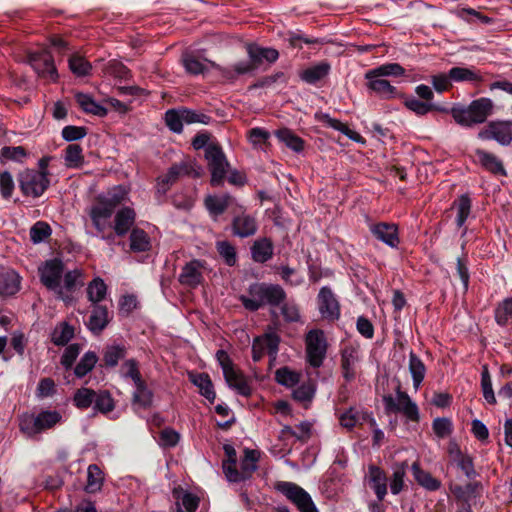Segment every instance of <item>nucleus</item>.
<instances>
[{
    "label": "nucleus",
    "mask_w": 512,
    "mask_h": 512,
    "mask_svg": "<svg viewBox=\"0 0 512 512\" xmlns=\"http://www.w3.org/2000/svg\"><path fill=\"white\" fill-rule=\"evenodd\" d=\"M495 320L501 326L512 323V297L506 298L498 304L495 310Z\"/></svg>",
    "instance_id": "48"
},
{
    "label": "nucleus",
    "mask_w": 512,
    "mask_h": 512,
    "mask_svg": "<svg viewBox=\"0 0 512 512\" xmlns=\"http://www.w3.org/2000/svg\"><path fill=\"white\" fill-rule=\"evenodd\" d=\"M126 355V347L120 344L109 345L103 353V361L106 366L115 367Z\"/></svg>",
    "instance_id": "47"
},
{
    "label": "nucleus",
    "mask_w": 512,
    "mask_h": 512,
    "mask_svg": "<svg viewBox=\"0 0 512 512\" xmlns=\"http://www.w3.org/2000/svg\"><path fill=\"white\" fill-rule=\"evenodd\" d=\"M232 197L229 194H214L206 196L204 200V205L209 213V215L216 220L220 215H222L226 209L232 203Z\"/></svg>",
    "instance_id": "25"
},
{
    "label": "nucleus",
    "mask_w": 512,
    "mask_h": 512,
    "mask_svg": "<svg viewBox=\"0 0 512 512\" xmlns=\"http://www.w3.org/2000/svg\"><path fill=\"white\" fill-rule=\"evenodd\" d=\"M136 213L130 207H124L117 211L114 218V231L118 236H124L133 226Z\"/></svg>",
    "instance_id": "28"
},
{
    "label": "nucleus",
    "mask_w": 512,
    "mask_h": 512,
    "mask_svg": "<svg viewBox=\"0 0 512 512\" xmlns=\"http://www.w3.org/2000/svg\"><path fill=\"white\" fill-rule=\"evenodd\" d=\"M127 197V190L122 186L114 187L103 198V201L108 202L115 209Z\"/></svg>",
    "instance_id": "64"
},
{
    "label": "nucleus",
    "mask_w": 512,
    "mask_h": 512,
    "mask_svg": "<svg viewBox=\"0 0 512 512\" xmlns=\"http://www.w3.org/2000/svg\"><path fill=\"white\" fill-rule=\"evenodd\" d=\"M135 389L133 392V407L134 409H148L153 403V393L146 386L144 381H141L134 385Z\"/></svg>",
    "instance_id": "35"
},
{
    "label": "nucleus",
    "mask_w": 512,
    "mask_h": 512,
    "mask_svg": "<svg viewBox=\"0 0 512 512\" xmlns=\"http://www.w3.org/2000/svg\"><path fill=\"white\" fill-rule=\"evenodd\" d=\"M280 337L275 331H267L257 336L252 342V359L260 361L264 355H268L271 361H275L279 351Z\"/></svg>",
    "instance_id": "11"
},
{
    "label": "nucleus",
    "mask_w": 512,
    "mask_h": 512,
    "mask_svg": "<svg viewBox=\"0 0 512 512\" xmlns=\"http://www.w3.org/2000/svg\"><path fill=\"white\" fill-rule=\"evenodd\" d=\"M204 262L201 260H191L186 263L178 276L181 285L188 288H195L203 282Z\"/></svg>",
    "instance_id": "20"
},
{
    "label": "nucleus",
    "mask_w": 512,
    "mask_h": 512,
    "mask_svg": "<svg viewBox=\"0 0 512 512\" xmlns=\"http://www.w3.org/2000/svg\"><path fill=\"white\" fill-rule=\"evenodd\" d=\"M38 271L41 283L66 303L72 301L77 286L83 285L82 271L74 269L64 273V264L57 258L46 260Z\"/></svg>",
    "instance_id": "1"
},
{
    "label": "nucleus",
    "mask_w": 512,
    "mask_h": 512,
    "mask_svg": "<svg viewBox=\"0 0 512 512\" xmlns=\"http://www.w3.org/2000/svg\"><path fill=\"white\" fill-rule=\"evenodd\" d=\"M27 157V153L22 146H4L0 151L1 161H14L21 163Z\"/></svg>",
    "instance_id": "54"
},
{
    "label": "nucleus",
    "mask_w": 512,
    "mask_h": 512,
    "mask_svg": "<svg viewBox=\"0 0 512 512\" xmlns=\"http://www.w3.org/2000/svg\"><path fill=\"white\" fill-rule=\"evenodd\" d=\"M173 496L176 499L177 512H195L199 506V498L191 492L184 491L182 488H175Z\"/></svg>",
    "instance_id": "32"
},
{
    "label": "nucleus",
    "mask_w": 512,
    "mask_h": 512,
    "mask_svg": "<svg viewBox=\"0 0 512 512\" xmlns=\"http://www.w3.org/2000/svg\"><path fill=\"white\" fill-rule=\"evenodd\" d=\"M360 361L361 355L358 348L349 345L342 349L341 372L346 382H351L355 379Z\"/></svg>",
    "instance_id": "18"
},
{
    "label": "nucleus",
    "mask_w": 512,
    "mask_h": 512,
    "mask_svg": "<svg viewBox=\"0 0 512 512\" xmlns=\"http://www.w3.org/2000/svg\"><path fill=\"white\" fill-rule=\"evenodd\" d=\"M365 420H369L372 426H376V421L370 414L360 411L356 408H350L340 416L341 426L347 429H352Z\"/></svg>",
    "instance_id": "29"
},
{
    "label": "nucleus",
    "mask_w": 512,
    "mask_h": 512,
    "mask_svg": "<svg viewBox=\"0 0 512 512\" xmlns=\"http://www.w3.org/2000/svg\"><path fill=\"white\" fill-rule=\"evenodd\" d=\"M457 210L456 224L459 228L463 227L471 212V199L468 195H461L455 202Z\"/></svg>",
    "instance_id": "49"
},
{
    "label": "nucleus",
    "mask_w": 512,
    "mask_h": 512,
    "mask_svg": "<svg viewBox=\"0 0 512 512\" xmlns=\"http://www.w3.org/2000/svg\"><path fill=\"white\" fill-rule=\"evenodd\" d=\"M275 135L280 142L296 153L304 149V141L288 128L277 130Z\"/></svg>",
    "instance_id": "41"
},
{
    "label": "nucleus",
    "mask_w": 512,
    "mask_h": 512,
    "mask_svg": "<svg viewBox=\"0 0 512 512\" xmlns=\"http://www.w3.org/2000/svg\"><path fill=\"white\" fill-rule=\"evenodd\" d=\"M205 157L211 172V184L213 186H220L223 183L229 166L222 149L217 145H209L205 149Z\"/></svg>",
    "instance_id": "13"
},
{
    "label": "nucleus",
    "mask_w": 512,
    "mask_h": 512,
    "mask_svg": "<svg viewBox=\"0 0 512 512\" xmlns=\"http://www.w3.org/2000/svg\"><path fill=\"white\" fill-rule=\"evenodd\" d=\"M216 356L228 386L242 396H249L252 392L251 386L247 378L234 367L228 354L219 350Z\"/></svg>",
    "instance_id": "5"
},
{
    "label": "nucleus",
    "mask_w": 512,
    "mask_h": 512,
    "mask_svg": "<svg viewBox=\"0 0 512 512\" xmlns=\"http://www.w3.org/2000/svg\"><path fill=\"white\" fill-rule=\"evenodd\" d=\"M275 378L280 385L294 387L298 384L300 375L288 367H282L276 371Z\"/></svg>",
    "instance_id": "55"
},
{
    "label": "nucleus",
    "mask_w": 512,
    "mask_h": 512,
    "mask_svg": "<svg viewBox=\"0 0 512 512\" xmlns=\"http://www.w3.org/2000/svg\"><path fill=\"white\" fill-rule=\"evenodd\" d=\"M180 440V435L172 428H165L160 432L158 443L163 448L175 447Z\"/></svg>",
    "instance_id": "63"
},
{
    "label": "nucleus",
    "mask_w": 512,
    "mask_h": 512,
    "mask_svg": "<svg viewBox=\"0 0 512 512\" xmlns=\"http://www.w3.org/2000/svg\"><path fill=\"white\" fill-rule=\"evenodd\" d=\"M51 232V228L46 222L38 221L30 229V239L34 244H39L45 241Z\"/></svg>",
    "instance_id": "56"
},
{
    "label": "nucleus",
    "mask_w": 512,
    "mask_h": 512,
    "mask_svg": "<svg viewBox=\"0 0 512 512\" xmlns=\"http://www.w3.org/2000/svg\"><path fill=\"white\" fill-rule=\"evenodd\" d=\"M110 321L109 312L104 305H94L87 322L88 329L93 334H100Z\"/></svg>",
    "instance_id": "26"
},
{
    "label": "nucleus",
    "mask_w": 512,
    "mask_h": 512,
    "mask_svg": "<svg viewBox=\"0 0 512 512\" xmlns=\"http://www.w3.org/2000/svg\"><path fill=\"white\" fill-rule=\"evenodd\" d=\"M366 87L370 93L376 94L384 100H390L401 97V93L388 80L380 77L369 75V71L365 73Z\"/></svg>",
    "instance_id": "15"
},
{
    "label": "nucleus",
    "mask_w": 512,
    "mask_h": 512,
    "mask_svg": "<svg viewBox=\"0 0 512 512\" xmlns=\"http://www.w3.org/2000/svg\"><path fill=\"white\" fill-rule=\"evenodd\" d=\"M62 415L56 410H42L38 414L24 413L19 417V429L28 438L54 428L62 422Z\"/></svg>",
    "instance_id": "3"
},
{
    "label": "nucleus",
    "mask_w": 512,
    "mask_h": 512,
    "mask_svg": "<svg viewBox=\"0 0 512 512\" xmlns=\"http://www.w3.org/2000/svg\"><path fill=\"white\" fill-rule=\"evenodd\" d=\"M74 336V328L67 322H61L57 324L52 333L51 341L56 346H65Z\"/></svg>",
    "instance_id": "42"
},
{
    "label": "nucleus",
    "mask_w": 512,
    "mask_h": 512,
    "mask_svg": "<svg viewBox=\"0 0 512 512\" xmlns=\"http://www.w3.org/2000/svg\"><path fill=\"white\" fill-rule=\"evenodd\" d=\"M330 69V64L323 61L304 69L300 73V78L302 81L313 85L325 78L329 74Z\"/></svg>",
    "instance_id": "34"
},
{
    "label": "nucleus",
    "mask_w": 512,
    "mask_h": 512,
    "mask_svg": "<svg viewBox=\"0 0 512 512\" xmlns=\"http://www.w3.org/2000/svg\"><path fill=\"white\" fill-rule=\"evenodd\" d=\"M28 63L38 76L55 82L58 79V72L54 63L51 51L47 48L28 54Z\"/></svg>",
    "instance_id": "12"
},
{
    "label": "nucleus",
    "mask_w": 512,
    "mask_h": 512,
    "mask_svg": "<svg viewBox=\"0 0 512 512\" xmlns=\"http://www.w3.org/2000/svg\"><path fill=\"white\" fill-rule=\"evenodd\" d=\"M184 173H187V165L185 163L172 165L165 175L158 178L157 193L165 195L171 185H173Z\"/></svg>",
    "instance_id": "27"
},
{
    "label": "nucleus",
    "mask_w": 512,
    "mask_h": 512,
    "mask_svg": "<svg viewBox=\"0 0 512 512\" xmlns=\"http://www.w3.org/2000/svg\"><path fill=\"white\" fill-rule=\"evenodd\" d=\"M383 402L388 413H402L409 421L413 422L419 420L418 406L406 392L398 389L395 397L392 395L384 396Z\"/></svg>",
    "instance_id": "7"
},
{
    "label": "nucleus",
    "mask_w": 512,
    "mask_h": 512,
    "mask_svg": "<svg viewBox=\"0 0 512 512\" xmlns=\"http://www.w3.org/2000/svg\"><path fill=\"white\" fill-rule=\"evenodd\" d=\"M96 392L89 388H80L74 395V404L80 409H86L94 403Z\"/></svg>",
    "instance_id": "57"
},
{
    "label": "nucleus",
    "mask_w": 512,
    "mask_h": 512,
    "mask_svg": "<svg viewBox=\"0 0 512 512\" xmlns=\"http://www.w3.org/2000/svg\"><path fill=\"white\" fill-rule=\"evenodd\" d=\"M276 489L291 501L300 512H318L311 496L293 482L280 481Z\"/></svg>",
    "instance_id": "8"
},
{
    "label": "nucleus",
    "mask_w": 512,
    "mask_h": 512,
    "mask_svg": "<svg viewBox=\"0 0 512 512\" xmlns=\"http://www.w3.org/2000/svg\"><path fill=\"white\" fill-rule=\"evenodd\" d=\"M411 471L417 483L429 491H436L440 488L441 483L435 479L429 472L421 469L418 462L411 465Z\"/></svg>",
    "instance_id": "37"
},
{
    "label": "nucleus",
    "mask_w": 512,
    "mask_h": 512,
    "mask_svg": "<svg viewBox=\"0 0 512 512\" xmlns=\"http://www.w3.org/2000/svg\"><path fill=\"white\" fill-rule=\"evenodd\" d=\"M369 487L373 490L379 502L387 495L388 478L384 470L376 465H370L365 477Z\"/></svg>",
    "instance_id": "22"
},
{
    "label": "nucleus",
    "mask_w": 512,
    "mask_h": 512,
    "mask_svg": "<svg viewBox=\"0 0 512 512\" xmlns=\"http://www.w3.org/2000/svg\"><path fill=\"white\" fill-rule=\"evenodd\" d=\"M479 137L482 139H494L499 144L507 146L512 142L511 122H491L486 129L479 133Z\"/></svg>",
    "instance_id": "19"
},
{
    "label": "nucleus",
    "mask_w": 512,
    "mask_h": 512,
    "mask_svg": "<svg viewBox=\"0 0 512 512\" xmlns=\"http://www.w3.org/2000/svg\"><path fill=\"white\" fill-rule=\"evenodd\" d=\"M405 106L417 115H425L436 108L435 104L424 102L416 98L407 99Z\"/></svg>",
    "instance_id": "62"
},
{
    "label": "nucleus",
    "mask_w": 512,
    "mask_h": 512,
    "mask_svg": "<svg viewBox=\"0 0 512 512\" xmlns=\"http://www.w3.org/2000/svg\"><path fill=\"white\" fill-rule=\"evenodd\" d=\"M285 297V291L279 285L254 283L249 286L248 295H240L239 300L245 309L257 311L264 305L277 306Z\"/></svg>",
    "instance_id": "2"
},
{
    "label": "nucleus",
    "mask_w": 512,
    "mask_h": 512,
    "mask_svg": "<svg viewBox=\"0 0 512 512\" xmlns=\"http://www.w3.org/2000/svg\"><path fill=\"white\" fill-rule=\"evenodd\" d=\"M407 467V462L396 463L392 467V474L388 478L391 494L398 495L406 487L405 478Z\"/></svg>",
    "instance_id": "30"
},
{
    "label": "nucleus",
    "mask_w": 512,
    "mask_h": 512,
    "mask_svg": "<svg viewBox=\"0 0 512 512\" xmlns=\"http://www.w3.org/2000/svg\"><path fill=\"white\" fill-rule=\"evenodd\" d=\"M130 249L133 252H147L151 249V237L141 228H133L130 233Z\"/></svg>",
    "instance_id": "36"
},
{
    "label": "nucleus",
    "mask_w": 512,
    "mask_h": 512,
    "mask_svg": "<svg viewBox=\"0 0 512 512\" xmlns=\"http://www.w3.org/2000/svg\"><path fill=\"white\" fill-rule=\"evenodd\" d=\"M19 185L24 195L33 198L39 197L50 185L48 173L27 169L19 175Z\"/></svg>",
    "instance_id": "9"
},
{
    "label": "nucleus",
    "mask_w": 512,
    "mask_h": 512,
    "mask_svg": "<svg viewBox=\"0 0 512 512\" xmlns=\"http://www.w3.org/2000/svg\"><path fill=\"white\" fill-rule=\"evenodd\" d=\"M477 156L482 166L487 170L494 174L506 175L502 162L493 154L483 150H478Z\"/></svg>",
    "instance_id": "45"
},
{
    "label": "nucleus",
    "mask_w": 512,
    "mask_h": 512,
    "mask_svg": "<svg viewBox=\"0 0 512 512\" xmlns=\"http://www.w3.org/2000/svg\"><path fill=\"white\" fill-rule=\"evenodd\" d=\"M182 118L185 124L201 123L208 125L212 121L209 115L188 108H182Z\"/></svg>",
    "instance_id": "60"
},
{
    "label": "nucleus",
    "mask_w": 512,
    "mask_h": 512,
    "mask_svg": "<svg viewBox=\"0 0 512 512\" xmlns=\"http://www.w3.org/2000/svg\"><path fill=\"white\" fill-rule=\"evenodd\" d=\"M318 307L321 315L329 320L339 318L340 309L337 299L328 287H322L318 294Z\"/></svg>",
    "instance_id": "23"
},
{
    "label": "nucleus",
    "mask_w": 512,
    "mask_h": 512,
    "mask_svg": "<svg viewBox=\"0 0 512 512\" xmlns=\"http://www.w3.org/2000/svg\"><path fill=\"white\" fill-rule=\"evenodd\" d=\"M65 165L68 168H80L84 164L83 149L79 144H69L64 154Z\"/></svg>",
    "instance_id": "44"
},
{
    "label": "nucleus",
    "mask_w": 512,
    "mask_h": 512,
    "mask_svg": "<svg viewBox=\"0 0 512 512\" xmlns=\"http://www.w3.org/2000/svg\"><path fill=\"white\" fill-rule=\"evenodd\" d=\"M103 480L104 477L101 469L95 464L89 465L87 470V484L85 486V491L88 493H96L100 491Z\"/></svg>",
    "instance_id": "46"
},
{
    "label": "nucleus",
    "mask_w": 512,
    "mask_h": 512,
    "mask_svg": "<svg viewBox=\"0 0 512 512\" xmlns=\"http://www.w3.org/2000/svg\"><path fill=\"white\" fill-rule=\"evenodd\" d=\"M107 294V286L103 279L100 277L94 278L87 287V296L91 303L99 305L98 303L104 300Z\"/></svg>",
    "instance_id": "43"
},
{
    "label": "nucleus",
    "mask_w": 512,
    "mask_h": 512,
    "mask_svg": "<svg viewBox=\"0 0 512 512\" xmlns=\"http://www.w3.org/2000/svg\"><path fill=\"white\" fill-rule=\"evenodd\" d=\"M409 372L412 377L413 387L417 390L424 380L426 367L422 360L413 352L409 355Z\"/></svg>",
    "instance_id": "40"
},
{
    "label": "nucleus",
    "mask_w": 512,
    "mask_h": 512,
    "mask_svg": "<svg viewBox=\"0 0 512 512\" xmlns=\"http://www.w3.org/2000/svg\"><path fill=\"white\" fill-rule=\"evenodd\" d=\"M190 381L199 389L200 394L205 397L210 403H213L216 394L212 381L206 373H192L189 375Z\"/></svg>",
    "instance_id": "33"
},
{
    "label": "nucleus",
    "mask_w": 512,
    "mask_h": 512,
    "mask_svg": "<svg viewBox=\"0 0 512 512\" xmlns=\"http://www.w3.org/2000/svg\"><path fill=\"white\" fill-rule=\"evenodd\" d=\"M69 68L77 76H86L91 71L90 63L79 55H72L69 58Z\"/></svg>",
    "instance_id": "59"
},
{
    "label": "nucleus",
    "mask_w": 512,
    "mask_h": 512,
    "mask_svg": "<svg viewBox=\"0 0 512 512\" xmlns=\"http://www.w3.org/2000/svg\"><path fill=\"white\" fill-rule=\"evenodd\" d=\"M259 453L255 450L246 449L241 459L240 471L231 464H222L223 472L229 482H241L249 479L257 469Z\"/></svg>",
    "instance_id": "10"
},
{
    "label": "nucleus",
    "mask_w": 512,
    "mask_h": 512,
    "mask_svg": "<svg viewBox=\"0 0 512 512\" xmlns=\"http://www.w3.org/2000/svg\"><path fill=\"white\" fill-rule=\"evenodd\" d=\"M493 102L489 98H480L471 102L468 107H453L454 120L466 127L485 122L492 113Z\"/></svg>",
    "instance_id": "4"
},
{
    "label": "nucleus",
    "mask_w": 512,
    "mask_h": 512,
    "mask_svg": "<svg viewBox=\"0 0 512 512\" xmlns=\"http://www.w3.org/2000/svg\"><path fill=\"white\" fill-rule=\"evenodd\" d=\"M449 77L451 81L463 82V81H477L479 80L478 75L475 71L466 67H453L449 70Z\"/></svg>",
    "instance_id": "58"
},
{
    "label": "nucleus",
    "mask_w": 512,
    "mask_h": 512,
    "mask_svg": "<svg viewBox=\"0 0 512 512\" xmlns=\"http://www.w3.org/2000/svg\"><path fill=\"white\" fill-rule=\"evenodd\" d=\"M369 71V75L384 77H400L405 73V69L398 63H386L373 68Z\"/></svg>",
    "instance_id": "50"
},
{
    "label": "nucleus",
    "mask_w": 512,
    "mask_h": 512,
    "mask_svg": "<svg viewBox=\"0 0 512 512\" xmlns=\"http://www.w3.org/2000/svg\"><path fill=\"white\" fill-rule=\"evenodd\" d=\"M251 255L255 262L265 263L273 256V244L267 238H262L254 242L251 247Z\"/></svg>",
    "instance_id": "38"
},
{
    "label": "nucleus",
    "mask_w": 512,
    "mask_h": 512,
    "mask_svg": "<svg viewBox=\"0 0 512 512\" xmlns=\"http://www.w3.org/2000/svg\"><path fill=\"white\" fill-rule=\"evenodd\" d=\"M75 99L79 107L86 113H90L99 117H104L107 114V109L101 104L97 103L92 96L85 93H77Z\"/></svg>",
    "instance_id": "39"
},
{
    "label": "nucleus",
    "mask_w": 512,
    "mask_h": 512,
    "mask_svg": "<svg viewBox=\"0 0 512 512\" xmlns=\"http://www.w3.org/2000/svg\"><path fill=\"white\" fill-rule=\"evenodd\" d=\"M257 228L255 217L246 213L235 216L232 222L233 234L240 238L253 236L257 232Z\"/></svg>",
    "instance_id": "24"
},
{
    "label": "nucleus",
    "mask_w": 512,
    "mask_h": 512,
    "mask_svg": "<svg viewBox=\"0 0 512 512\" xmlns=\"http://www.w3.org/2000/svg\"><path fill=\"white\" fill-rule=\"evenodd\" d=\"M182 63L186 72L192 75L205 74L211 69H216L224 78L232 77L229 75L230 71L228 69H224L213 61L192 52L183 55Z\"/></svg>",
    "instance_id": "14"
},
{
    "label": "nucleus",
    "mask_w": 512,
    "mask_h": 512,
    "mask_svg": "<svg viewBox=\"0 0 512 512\" xmlns=\"http://www.w3.org/2000/svg\"><path fill=\"white\" fill-rule=\"evenodd\" d=\"M114 208L108 202L100 199L89 211V216L93 226L99 233H103L110 226V218L114 213Z\"/></svg>",
    "instance_id": "21"
},
{
    "label": "nucleus",
    "mask_w": 512,
    "mask_h": 512,
    "mask_svg": "<svg viewBox=\"0 0 512 512\" xmlns=\"http://www.w3.org/2000/svg\"><path fill=\"white\" fill-rule=\"evenodd\" d=\"M164 119L167 127L172 132L179 134L183 131L185 121L182 118V108L167 110Z\"/></svg>",
    "instance_id": "52"
},
{
    "label": "nucleus",
    "mask_w": 512,
    "mask_h": 512,
    "mask_svg": "<svg viewBox=\"0 0 512 512\" xmlns=\"http://www.w3.org/2000/svg\"><path fill=\"white\" fill-rule=\"evenodd\" d=\"M270 133L264 128L254 127L251 128L248 133V141L254 148H264L268 144L270 139Z\"/></svg>",
    "instance_id": "53"
},
{
    "label": "nucleus",
    "mask_w": 512,
    "mask_h": 512,
    "mask_svg": "<svg viewBox=\"0 0 512 512\" xmlns=\"http://www.w3.org/2000/svg\"><path fill=\"white\" fill-rule=\"evenodd\" d=\"M20 289V276L14 270H6L0 273V295L11 296Z\"/></svg>",
    "instance_id": "31"
},
{
    "label": "nucleus",
    "mask_w": 512,
    "mask_h": 512,
    "mask_svg": "<svg viewBox=\"0 0 512 512\" xmlns=\"http://www.w3.org/2000/svg\"><path fill=\"white\" fill-rule=\"evenodd\" d=\"M369 231L378 241H381L390 248H397L400 243L398 226L394 223H371L369 224Z\"/></svg>",
    "instance_id": "17"
},
{
    "label": "nucleus",
    "mask_w": 512,
    "mask_h": 512,
    "mask_svg": "<svg viewBox=\"0 0 512 512\" xmlns=\"http://www.w3.org/2000/svg\"><path fill=\"white\" fill-rule=\"evenodd\" d=\"M97 361L98 357L96 353L92 351L86 352L75 367V375L79 378L84 377L95 367Z\"/></svg>",
    "instance_id": "51"
},
{
    "label": "nucleus",
    "mask_w": 512,
    "mask_h": 512,
    "mask_svg": "<svg viewBox=\"0 0 512 512\" xmlns=\"http://www.w3.org/2000/svg\"><path fill=\"white\" fill-rule=\"evenodd\" d=\"M451 464L459 468L467 478L473 479L476 476L472 458L464 453L456 441L451 440L447 448Z\"/></svg>",
    "instance_id": "16"
},
{
    "label": "nucleus",
    "mask_w": 512,
    "mask_h": 512,
    "mask_svg": "<svg viewBox=\"0 0 512 512\" xmlns=\"http://www.w3.org/2000/svg\"><path fill=\"white\" fill-rule=\"evenodd\" d=\"M306 359L314 368H319L327 353V340L322 330L312 329L305 336Z\"/></svg>",
    "instance_id": "6"
},
{
    "label": "nucleus",
    "mask_w": 512,
    "mask_h": 512,
    "mask_svg": "<svg viewBox=\"0 0 512 512\" xmlns=\"http://www.w3.org/2000/svg\"><path fill=\"white\" fill-rule=\"evenodd\" d=\"M216 247L218 253L227 265L233 266L236 263V251L231 243L228 241H219L217 242Z\"/></svg>",
    "instance_id": "61"
}]
</instances>
